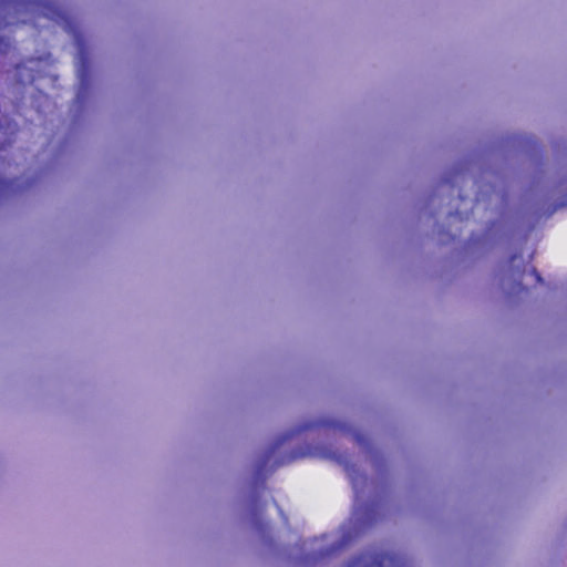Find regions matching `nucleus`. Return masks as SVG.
I'll list each match as a JSON object with an SVG mask.
<instances>
[{"mask_svg":"<svg viewBox=\"0 0 567 567\" xmlns=\"http://www.w3.org/2000/svg\"><path fill=\"white\" fill-rule=\"evenodd\" d=\"M37 12L52 21L61 22L66 20L65 13L54 3L38 1L34 3Z\"/></svg>","mask_w":567,"mask_h":567,"instance_id":"3","label":"nucleus"},{"mask_svg":"<svg viewBox=\"0 0 567 567\" xmlns=\"http://www.w3.org/2000/svg\"><path fill=\"white\" fill-rule=\"evenodd\" d=\"M9 6H10V3L7 2V1L0 3V7L3 8V9H7Z\"/></svg>","mask_w":567,"mask_h":567,"instance_id":"9","label":"nucleus"},{"mask_svg":"<svg viewBox=\"0 0 567 567\" xmlns=\"http://www.w3.org/2000/svg\"><path fill=\"white\" fill-rule=\"evenodd\" d=\"M249 504H250V526H251L252 525V520H254V516H255V511H256V507H257L252 488H250V501H249Z\"/></svg>","mask_w":567,"mask_h":567,"instance_id":"7","label":"nucleus"},{"mask_svg":"<svg viewBox=\"0 0 567 567\" xmlns=\"http://www.w3.org/2000/svg\"><path fill=\"white\" fill-rule=\"evenodd\" d=\"M10 49V41L6 38H0V54H6Z\"/></svg>","mask_w":567,"mask_h":567,"instance_id":"8","label":"nucleus"},{"mask_svg":"<svg viewBox=\"0 0 567 567\" xmlns=\"http://www.w3.org/2000/svg\"><path fill=\"white\" fill-rule=\"evenodd\" d=\"M349 543L348 537H343L340 542L337 544H333L327 551L326 555H331L337 553L338 550L342 549L347 544Z\"/></svg>","mask_w":567,"mask_h":567,"instance_id":"4","label":"nucleus"},{"mask_svg":"<svg viewBox=\"0 0 567 567\" xmlns=\"http://www.w3.org/2000/svg\"><path fill=\"white\" fill-rule=\"evenodd\" d=\"M312 426L313 424L311 423L305 424L295 431L277 437L270 445H268L255 465V477L257 480L265 477L277 470L279 466L289 464L303 456V453L297 451H288L286 445L295 434L307 431Z\"/></svg>","mask_w":567,"mask_h":567,"instance_id":"1","label":"nucleus"},{"mask_svg":"<svg viewBox=\"0 0 567 567\" xmlns=\"http://www.w3.org/2000/svg\"><path fill=\"white\" fill-rule=\"evenodd\" d=\"M352 436H353L354 442L358 445H360L362 447H368V441H367V439L364 437L363 434H361L359 432H355V433L352 434Z\"/></svg>","mask_w":567,"mask_h":567,"instance_id":"5","label":"nucleus"},{"mask_svg":"<svg viewBox=\"0 0 567 567\" xmlns=\"http://www.w3.org/2000/svg\"><path fill=\"white\" fill-rule=\"evenodd\" d=\"M13 188V181L0 178V193H6Z\"/></svg>","mask_w":567,"mask_h":567,"instance_id":"6","label":"nucleus"},{"mask_svg":"<svg viewBox=\"0 0 567 567\" xmlns=\"http://www.w3.org/2000/svg\"><path fill=\"white\" fill-rule=\"evenodd\" d=\"M344 567H409L402 557L381 551H364L353 557Z\"/></svg>","mask_w":567,"mask_h":567,"instance_id":"2","label":"nucleus"}]
</instances>
